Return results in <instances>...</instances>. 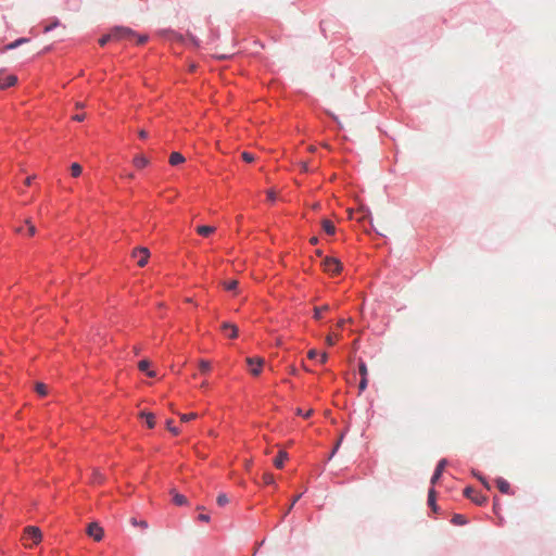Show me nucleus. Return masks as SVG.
<instances>
[{
  "label": "nucleus",
  "mask_w": 556,
  "mask_h": 556,
  "mask_svg": "<svg viewBox=\"0 0 556 556\" xmlns=\"http://www.w3.org/2000/svg\"><path fill=\"white\" fill-rule=\"evenodd\" d=\"M140 417L146 418L147 425L150 429L155 426V416L152 413L141 412Z\"/></svg>",
  "instance_id": "nucleus-19"
},
{
  "label": "nucleus",
  "mask_w": 556,
  "mask_h": 556,
  "mask_svg": "<svg viewBox=\"0 0 556 556\" xmlns=\"http://www.w3.org/2000/svg\"><path fill=\"white\" fill-rule=\"evenodd\" d=\"M25 224L27 226V235L28 236H34L36 233V227L35 225L31 223L30 219H26L25 220Z\"/></svg>",
  "instance_id": "nucleus-29"
},
{
  "label": "nucleus",
  "mask_w": 556,
  "mask_h": 556,
  "mask_svg": "<svg viewBox=\"0 0 556 556\" xmlns=\"http://www.w3.org/2000/svg\"><path fill=\"white\" fill-rule=\"evenodd\" d=\"M206 386H207V383H206V382H203L201 387H202V388H204V387H206Z\"/></svg>",
  "instance_id": "nucleus-58"
},
{
  "label": "nucleus",
  "mask_w": 556,
  "mask_h": 556,
  "mask_svg": "<svg viewBox=\"0 0 556 556\" xmlns=\"http://www.w3.org/2000/svg\"><path fill=\"white\" fill-rule=\"evenodd\" d=\"M288 459V453L285 451H280L277 455V457L274 459V465L281 469L283 467L285 460Z\"/></svg>",
  "instance_id": "nucleus-12"
},
{
  "label": "nucleus",
  "mask_w": 556,
  "mask_h": 556,
  "mask_svg": "<svg viewBox=\"0 0 556 556\" xmlns=\"http://www.w3.org/2000/svg\"><path fill=\"white\" fill-rule=\"evenodd\" d=\"M216 501L219 506H224L228 503V497L226 494L223 493L217 496Z\"/></svg>",
  "instance_id": "nucleus-33"
},
{
  "label": "nucleus",
  "mask_w": 556,
  "mask_h": 556,
  "mask_svg": "<svg viewBox=\"0 0 556 556\" xmlns=\"http://www.w3.org/2000/svg\"><path fill=\"white\" fill-rule=\"evenodd\" d=\"M249 368H250V372L253 375V376H258L262 371V367L264 365V358L262 357H248L245 359Z\"/></svg>",
  "instance_id": "nucleus-5"
},
{
  "label": "nucleus",
  "mask_w": 556,
  "mask_h": 556,
  "mask_svg": "<svg viewBox=\"0 0 556 556\" xmlns=\"http://www.w3.org/2000/svg\"><path fill=\"white\" fill-rule=\"evenodd\" d=\"M344 324H345V319H339V321L337 324V327L338 328H343Z\"/></svg>",
  "instance_id": "nucleus-49"
},
{
  "label": "nucleus",
  "mask_w": 556,
  "mask_h": 556,
  "mask_svg": "<svg viewBox=\"0 0 556 556\" xmlns=\"http://www.w3.org/2000/svg\"><path fill=\"white\" fill-rule=\"evenodd\" d=\"M34 178H35V176H29V177H27V178L25 179V185H26V186H29V185L31 184V181H33V179H34Z\"/></svg>",
  "instance_id": "nucleus-48"
},
{
  "label": "nucleus",
  "mask_w": 556,
  "mask_h": 556,
  "mask_svg": "<svg viewBox=\"0 0 556 556\" xmlns=\"http://www.w3.org/2000/svg\"><path fill=\"white\" fill-rule=\"evenodd\" d=\"M296 414H298V415H302L304 418H308V417L313 414V410H312V409H309V410H307V412L305 413V412H302V409H301V408H299V409L296 410Z\"/></svg>",
  "instance_id": "nucleus-39"
},
{
  "label": "nucleus",
  "mask_w": 556,
  "mask_h": 556,
  "mask_svg": "<svg viewBox=\"0 0 556 556\" xmlns=\"http://www.w3.org/2000/svg\"><path fill=\"white\" fill-rule=\"evenodd\" d=\"M274 475L273 473H269V472H266L263 475V482L265 484H273L274 483Z\"/></svg>",
  "instance_id": "nucleus-31"
},
{
  "label": "nucleus",
  "mask_w": 556,
  "mask_h": 556,
  "mask_svg": "<svg viewBox=\"0 0 556 556\" xmlns=\"http://www.w3.org/2000/svg\"><path fill=\"white\" fill-rule=\"evenodd\" d=\"M172 494H173V502L176 505L182 506L188 503L187 497L184 496L182 494L177 493L175 490L172 491Z\"/></svg>",
  "instance_id": "nucleus-18"
},
{
  "label": "nucleus",
  "mask_w": 556,
  "mask_h": 556,
  "mask_svg": "<svg viewBox=\"0 0 556 556\" xmlns=\"http://www.w3.org/2000/svg\"><path fill=\"white\" fill-rule=\"evenodd\" d=\"M329 311V305L316 306L314 308V318L319 320L324 312Z\"/></svg>",
  "instance_id": "nucleus-21"
},
{
  "label": "nucleus",
  "mask_w": 556,
  "mask_h": 556,
  "mask_svg": "<svg viewBox=\"0 0 556 556\" xmlns=\"http://www.w3.org/2000/svg\"><path fill=\"white\" fill-rule=\"evenodd\" d=\"M358 370H359V374L362 377H367L368 370H367V366L364 362L359 363Z\"/></svg>",
  "instance_id": "nucleus-34"
},
{
  "label": "nucleus",
  "mask_w": 556,
  "mask_h": 556,
  "mask_svg": "<svg viewBox=\"0 0 556 556\" xmlns=\"http://www.w3.org/2000/svg\"><path fill=\"white\" fill-rule=\"evenodd\" d=\"M172 424H173V420H172V419H168V420L166 421L167 429H168L173 434L177 435V434L179 433V429H178V428H176V427H174V425H172Z\"/></svg>",
  "instance_id": "nucleus-32"
},
{
  "label": "nucleus",
  "mask_w": 556,
  "mask_h": 556,
  "mask_svg": "<svg viewBox=\"0 0 556 556\" xmlns=\"http://www.w3.org/2000/svg\"><path fill=\"white\" fill-rule=\"evenodd\" d=\"M198 519H199L200 521L208 522V521H210V516H208V515H206V514H200V515L198 516Z\"/></svg>",
  "instance_id": "nucleus-41"
},
{
  "label": "nucleus",
  "mask_w": 556,
  "mask_h": 556,
  "mask_svg": "<svg viewBox=\"0 0 556 556\" xmlns=\"http://www.w3.org/2000/svg\"><path fill=\"white\" fill-rule=\"evenodd\" d=\"M76 108H78V109H79V108H84V104H83V103H80V102H77V103H76Z\"/></svg>",
  "instance_id": "nucleus-55"
},
{
  "label": "nucleus",
  "mask_w": 556,
  "mask_h": 556,
  "mask_svg": "<svg viewBox=\"0 0 556 556\" xmlns=\"http://www.w3.org/2000/svg\"><path fill=\"white\" fill-rule=\"evenodd\" d=\"M28 39L27 38H20L11 43H9L7 47H5V50H12V49H15L16 47L21 46L22 43L24 42H27Z\"/></svg>",
  "instance_id": "nucleus-25"
},
{
  "label": "nucleus",
  "mask_w": 556,
  "mask_h": 556,
  "mask_svg": "<svg viewBox=\"0 0 556 556\" xmlns=\"http://www.w3.org/2000/svg\"><path fill=\"white\" fill-rule=\"evenodd\" d=\"M149 256H150V253L147 248H138L132 251V257L137 258V264L140 267L146 266V264L148 263Z\"/></svg>",
  "instance_id": "nucleus-6"
},
{
  "label": "nucleus",
  "mask_w": 556,
  "mask_h": 556,
  "mask_svg": "<svg viewBox=\"0 0 556 556\" xmlns=\"http://www.w3.org/2000/svg\"><path fill=\"white\" fill-rule=\"evenodd\" d=\"M112 40V36H111V33L102 36L100 39H99V43L100 46H105L109 41Z\"/></svg>",
  "instance_id": "nucleus-35"
},
{
  "label": "nucleus",
  "mask_w": 556,
  "mask_h": 556,
  "mask_svg": "<svg viewBox=\"0 0 556 556\" xmlns=\"http://www.w3.org/2000/svg\"><path fill=\"white\" fill-rule=\"evenodd\" d=\"M238 286V281L237 280H229V281H225L224 282V288L228 291H233L236 290Z\"/></svg>",
  "instance_id": "nucleus-28"
},
{
  "label": "nucleus",
  "mask_w": 556,
  "mask_h": 556,
  "mask_svg": "<svg viewBox=\"0 0 556 556\" xmlns=\"http://www.w3.org/2000/svg\"><path fill=\"white\" fill-rule=\"evenodd\" d=\"M337 339H338V336L329 334L326 338V342H327L328 345H333L336 343Z\"/></svg>",
  "instance_id": "nucleus-37"
},
{
  "label": "nucleus",
  "mask_w": 556,
  "mask_h": 556,
  "mask_svg": "<svg viewBox=\"0 0 556 556\" xmlns=\"http://www.w3.org/2000/svg\"><path fill=\"white\" fill-rule=\"evenodd\" d=\"M321 227H323L324 231H325L326 233H328V235H334V232H336V226H334V224H333L331 220H329V219H324V220L321 222Z\"/></svg>",
  "instance_id": "nucleus-17"
},
{
  "label": "nucleus",
  "mask_w": 556,
  "mask_h": 556,
  "mask_svg": "<svg viewBox=\"0 0 556 556\" xmlns=\"http://www.w3.org/2000/svg\"><path fill=\"white\" fill-rule=\"evenodd\" d=\"M367 383H368L367 377H362L359 384H358L359 392H363L366 390Z\"/></svg>",
  "instance_id": "nucleus-36"
},
{
  "label": "nucleus",
  "mask_w": 556,
  "mask_h": 556,
  "mask_svg": "<svg viewBox=\"0 0 556 556\" xmlns=\"http://www.w3.org/2000/svg\"><path fill=\"white\" fill-rule=\"evenodd\" d=\"M464 495L471 500L477 505H483L486 503V497L482 494H480L477 490H475L471 486H468L464 490Z\"/></svg>",
  "instance_id": "nucleus-4"
},
{
  "label": "nucleus",
  "mask_w": 556,
  "mask_h": 556,
  "mask_svg": "<svg viewBox=\"0 0 556 556\" xmlns=\"http://www.w3.org/2000/svg\"><path fill=\"white\" fill-rule=\"evenodd\" d=\"M428 504L431 506V508L435 511L437 505H435V491L433 489L429 490L428 493Z\"/></svg>",
  "instance_id": "nucleus-24"
},
{
  "label": "nucleus",
  "mask_w": 556,
  "mask_h": 556,
  "mask_svg": "<svg viewBox=\"0 0 556 556\" xmlns=\"http://www.w3.org/2000/svg\"><path fill=\"white\" fill-rule=\"evenodd\" d=\"M85 117H86L85 114H77V115L73 116V119L76 121V122H81V121L85 119Z\"/></svg>",
  "instance_id": "nucleus-45"
},
{
  "label": "nucleus",
  "mask_w": 556,
  "mask_h": 556,
  "mask_svg": "<svg viewBox=\"0 0 556 556\" xmlns=\"http://www.w3.org/2000/svg\"><path fill=\"white\" fill-rule=\"evenodd\" d=\"M242 159L248 162V163H251L254 161V155L249 153V152H243L242 153Z\"/></svg>",
  "instance_id": "nucleus-38"
},
{
  "label": "nucleus",
  "mask_w": 556,
  "mask_h": 556,
  "mask_svg": "<svg viewBox=\"0 0 556 556\" xmlns=\"http://www.w3.org/2000/svg\"><path fill=\"white\" fill-rule=\"evenodd\" d=\"M132 163L137 168H143L149 164V160L144 155H136Z\"/></svg>",
  "instance_id": "nucleus-16"
},
{
  "label": "nucleus",
  "mask_w": 556,
  "mask_h": 556,
  "mask_svg": "<svg viewBox=\"0 0 556 556\" xmlns=\"http://www.w3.org/2000/svg\"><path fill=\"white\" fill-rule=\"evenodd\" d=\"M220 329L230 339H235L238 337V327L233 324L225 321L222 324Z\"/></svg>",
  "instance_id": "nucleus-8"
},
{
  "label": "nucleus",
  "mask_w": 556,
  "mask_h": 556,
  "mask_svg": "<svg viewBox=\"0 0 556 556\" xmlns=\"http://www.w3.org/2000/svg\"><path fill=\"white\" fill-rule=\"evenodd\" d=\"M327 359H328V354H327L326 352L321 353V354H320L319 362H320L321 364H325V363L327 362Z\"/></svg>",
  "instance_id": "nucleus-46"
},
{
  "label": "nucleus",
  "mask_w": 556,
  "mask_h": 556,
  "mask_svg": "<svg viewBox=\"0 0 556 556\" xmlns=\"http://www.w3.org/2000/svg\"><path fill=\"white\" fill-rule=\"evenodd\" d=\"M112 40L114 41H121V40H132L137 38V42L139 45L144 43L148 40L147 36H137L136 33L124 26H116L110 30Z\"/></svg>",
  "instance_id": "nucleus-1"
},
{
  "label": "nucleus",
  "mask_w": 556,
  "mask_h": 556,
  "mask_svg": "<svg viewBox=\"0 0 556 556\" xmlns=\"http://www.w3.org/2000/svg\"><path fill=\"white\" fill-rule=\"evenodd\" d=\"M139 137H140L141 139H146V138L148 137V132H147L144 129H141V130L139 131Z\"/></svg>",
  "instance_id": "nucleus-47"
},
{
  "label": "nucleus",
  "mask_w": 556,
  "mask_h": 556,
  "mask_svg": "<svg viewBox=\"0 0 556 556\" xmlns=\"http://www.w3.org/2000/svg\"><path fill=\"white\" fill-rule=\"evenodd\" d=\"M70 169H71V175H72L73 177H75V178H76V177H78V176H80V175H81V173H83V167H81L78 163H73V164L71 165V168H70Z\"/></svg>",
  "instance_id": "nucleus-23"
},
{
  "label": "nucleus",
  "mask_w": 556,
  "mask_h": 556,
  "mask_svg": "<svg viewBox=\"0 0 556 556\" xmlns=\"http://www.w3.org/2000/svg\"><path fill=\"white\" fill-rule=\"evenodd\" d=\"M301 166H302V169H303V170H307V164H306V163H302V165H301Z\"/></svg>",
  "instance_id": "nucleus-53"
},
{
  "label": "nucleus",
  "mask_w": 556,
  "mask_h": 556,
  "mask_svg": "<svg viewBox=\"0 0 556 556\" xmlns=\"http://www.w3.org/2000/svg\"><path fill=\"white\" fill-rule=\"evenodd\" d=\"M321 266L324 270L330 275H337L342 269L341 262L338 258L331 256L325 257V260L321 263Z\"/></svg>",
  "instance_id": "nucleus-2"
},
{
  "label": "nucleus",
  "mask_w": 556,
  "mask_h": 556,
  "mask_svg": "<svg viewBox=\"0 0 556 556\" xmlns=\"http://www.w3.org/2000/svg\"><path fill=\"white\" fill-rule=\"evenodd\" d=\"M199 368L202 372H207L211 369V364L210 362L202 359L199 364Z\"/></svg>",
  "instance_id": "nucleus-30"
},
{
  "label": "nucleus",
  "mask_w": 556,
  "mask_h": 556,
  "mask_svg": "<svg viewBox=\"0 0 556 556\" xmlns=\"http://www.w3.org/2000/svg\"><path fill=\"white\" fill-rule=\"evenodd\" d=\"M452 522L458 526H463L467 522V519L465 516L456 514L453 516Z\"/></svg>",
  "instance_id": "nucleus-26"
},
{
  "label": "nucleus",
  "mask_w": 556,
  "mask_h": 556,
  "mask_svg": "<svg viewBox=\"0 0 556 556\" xmlns=\"http://www.w3.org/2000/svg\"><path fill=\"white\" fill-rule=\"evenodd\" d=\"M134 352H135V354H139V352H140V348H138V346H134Z\"/></svg>",
  "instance_id": "nucleus-52"
},
{
  "label": "nucleus",
  "mask_w": 556,
  "mask_h": 556,
  "mask_svg": "<svg viewBox=\"0 0 556 556\" xmlns=\"http://www.w3.org/2000/svg\"><path fill=\"white\" fill-rule=\"evenodd\" d=\"M317 241H318V239H317L316 237H313V238L311 239V243H313V244H316V243H317Z\"/></svg>",
  "instance_id": "nucleus-51"
},
{
  "label": "nucleus",
  "mask_w": 556,
  "mask_h": 556,
  "mask_svg": "<svg viewBox=\"0 0 556 556\" xmlns=\"http://www.w3.org/2000/svg\"><path fill=\"white\" fill-rule=\"evenodd\" d=\"M50 29H51V27H50V26H47L45 30H46V31H49Z\"/></svg>",
  "instance_id": "nucleus-57"
},
{
  "label": "nucleus",
  "mask_w": 556,
  "mask_h": 556,
  "mask_svg": "<svg viewBox=\"0 0 556 556\" xmlns=\"http://www.w3.org/2000/svg\"><path fill=\"white\" fill-rule=\"evenodd\" d=\"M496 485L498 490L504 494H508L510 492V484L503 478H498L496 480Z\"/></svg>",
  "instance_id": "nucleus-15"
},
{
  "label": "nucleus",
  "mask_w": 556,
  "mask_h": 556,
  "mask_svg": "<svg viewBox=\"0 0 556 556\" xmlns=\"http://www.w3.org/2000/svg\"><path fill=\"white\" fill-rule=\"evenodd\" d=\"M318 356V352L316 350H309L307 353V357L314 359Z\"/></svg>",
  "instance_id": "nucleus-40"
},
{
  "label": "nucleus",
  "mask_w": 556,
  "mask_h": 556,
  "mask_svg": "<svg viewBox=\"0 0 556 556\" xmlns=\"http://www.w3.org/2000/svg\"><path fill=\"white\" fill-rule=\"evenodd\" d=\"M103 481H104L103 475L99 470L94 469L92 471V476H91V483L101 484V483H103Z\"/></svg>",
  "instance_id": "nucleus-20"
},
{
  "label": "nucleus",
  "mask_w": 556,
  "mask_h": 556,
  "mask_svg": "<svg viewBox=\"0 0 556 556\" xmlns=\"http://www.w3.org/2000/svg\"><path fill=\"white\" fill-rule=\"evenodd\" d=\"M149 367H150V362L148 359H142L138 364L139 370L147 372V375L149 377H155V371L149 370Z\"/></svg>",
  "instance_id": "nucleus-11"
},
{
  "label": "nucleus",
  "mask_w": 556,
  "mask_h": 556,
  "mask_svg": "<svg viewBox=\"0 0 556 556\" xmlns=\"http://www.w3.org/2000/svg\"><path fill=\"white\" fill-rule=\"evenodd\" d=\"M132 525H135V526H140L141 528H144V529H146V528H148V523H147V521H144V520H142V521H140V522H137V521L134 519V520H132Z\"/></svg>",
  "instance_id": "nucleus-43"
},
{
  "label": "nucleus",
  "mask_w": 556,
  "mask_h": 556,
  "mask_svg": "<svg viewBox=\"0 0 556 556\" xmlns=\"http://www.w3.org/2000/svg\"><path fill=\"white\" fill-rule=\"evenodd\" d=\"M87 534L91 536L94 541L100 542L103 539L104 531L98 522H91L87 527Z\"/></svg>",
  "instance_id": "nucleus-7"
},
{
  "label": "nucleus",
  "mask_w": 556,
  "mask_h": 556,
  "mask_svg": "<svg viewBox=\"0 0 556 556\" xmlns=\"http://www.w3.org/2000/svg\"><path fill=\"white\" fill-rule=\"evenodd\" d=\"M15 231H16L17 233H22L23 228H22V227H18V228H16V229H15Z\"/></svg>",
  "instance_id": "nucleus-54"
},
{
  "label": "nucleus",
  "mask_w": 556,
  "mask_h": 556,
  "mask_svg": "<svg viewBox=\"0 0 556 556\" xmlns=\"http://www.w3.org/2000/svg\"><path fill=\"white\" fill-rule=\"evenodd\" d=\"M215 231V227L213 226H206V225H203V226H198L197 227V232L202 236V237H208L210 235H212L213 232Z\"/></svg>",
  "instance_id": "nucleus-14"
},
{
  "label": "nucleus",
  "mask_w": 556,
  "mask_h": 556,
  "mask_svg": "<svg viewBox=\"0 0 556 556\" xmlns=\"http://www.w3.org/2000/svg\"><path fill=\"white\" fill-rule=\"evenodd\" d=\"M481 483H483L485 485V488L490 489V485L489 483L485 481V479L483 478L482 480H480Z\"/></svg>",
  "instance_id": "nucleus-50"
},
{
  "label": "nucleus",
  "mask_w": 556,
  "mask_h": 556,
  "mask_svg": "<svg viewBox=\"0 0 556 556\" xmlns=\"http://www.w3.org/2000/svg\"><path fill=\"white\" fill-rule=\"evenodd\" d=\"M475 476H476L479 480H482V479H483V477H482V476H480V475L475 473Z\"/></svg>",
  "instance_id": "nucleus-56"
},
{
  "label": "nucleus",
  "mask_w": 556,
  "mask_h": 556,
  "mask_svg": "<svg viewBox=\"0 0 556 556\" xmlns=\"http://www.w3.org/2000/svg\"><path fill=\"white\" fill-rule=\"evenodd\" d=\"M35 391L40 395V396H46L48 394V387L42 383V382H37L35 384Z\"/></svg>",
  "instance_id": "nucleus-22"
},
{
  "label": "nucleus",
  "mask_w": 556,
  "mask_h": 556,
  "mask_svg": "<svg viewBox=\"0 0 556 556\" xmlns=\"http://www.w3.org/2000/svg\"><path fill=\"white\" fill-rule=\"evenodd\" d=\"M184 162H185V157L179 152H173L169 155V164L173 165V166H176V165L181 164Z\"/></svg>",
  "instance_id": "nucleus-13"
},
{
  "label": "nucleus",
  "mask_w": 556,
  "mask_h": 556,
  "mask_svg": "<svg viewBox=\"0 0 556 556\" xmlns=\"http://www.w3.org/2000/svg\"><path fill=\"white\" fill-rule=\"evenodd\" d=\"M42 539V533L38 527L28 526L24 529L23 540L31 541L34 544H38Z\"/></svg>",
  "instance_id": "nucleus-3"
},
{
  "label": "nucleus",
  "mask_w": 556,
  "mask_h": 556,
  "mask_svg": "<svg viewBox=\"0 0 556 556\" xmlns=\"http://www.w3.org/2000/svg\"><path fill=\"white\" fill-rule=\"evenodd\" d=\"M300 497H301V494L296 495V496L293 498V501H292L291 505L289 506V508H288V510H287V514L292 509V507H293V506H294V504L300 500Z\"/></svg>",
  "instance_id": "nucleus-44"
},
{
  "label": "nucleus",
  "mask_w": 556,
  "mask_h": 556,
  "mask_svg": "<svg viewBox=\"0 0 556 556\" xmlns=\"http://www.w3.org/2000/svg\"><path fill=\"white\" fill-rule=\"evenodd\" d=\"M267 199L270 201V202H274L276 200V193L273 191V190H269L267 192Z\"/></svg>",
  "instance_id": "nucleus-42"
},
{
  "label": "nucleus",
  "mask_w": 556,
  "mask_h": 556,
  "mask_svg": "<svg viewBox=\"0 0 556 556\" xmlns=\"http://www.w3.org/2000/svg\"><path fill=\"white\" fill-rule=\"evenodd\" d=\"M17 83V77L15 75H9L4 79H0V90L12 87Z\"/></svg>",
  "instance_id": "nucleus-10"
},
{
  "label": "nucleus",
  "mask_w": 556,
  "mask_h": 556,
  "mask_svg": "<svg viewBox=\"0 0 556 556\" xmlns=\"http://www.w3.org/2000/svg\"><path fill=\"white\" fill-rule=\"evenodd\" d=\"M179 417L182 422H188L190 420L198 418V414L197 413L180 414Z\"/></svg>",
  "instance_id": "nucleus-27"
},
{
  "label": "nucleus",
  "mask_w": 556,
  "mask_h": 556,
  "mask_svg": "<svg viewBox=\"0 0 556 556\" xmlns=\"http://www.w3.org/2000/svg\"><path fill=\"white\" fill-rule=\"evenodd\" d=\"M446 463H447L446 459H441L438 463L437 468H435V470L433 472V476L431 478V484H435L439 481V479L441 478L442 472H443V470H444V468L446 466Z\"/></svg>",
  "instance_id": "nucleus-9"
}]
</instances>
